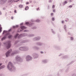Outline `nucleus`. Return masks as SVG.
<instances>
[{
  "label": "nucleus",
  "instance_id": "nucleus-15",
  "mask_svg": "<svg viewBox=\"0 0 76 76\" xmlns=\"http://www.w3.org/2000/svg\"><path fill=\"white\" fill-rule=\"evenodd\" d=\"M6 1L7 0H0V4L1 5L4 4Z\"/></svg>",
  "mask_w": 76,
  "mask_h": 76
},
{
  "label": "nucleus",
  "instance_id": "nucleus-8",
  "mask_svg": "<svg viewBox=\"0 0 76 76\" xmlns=\"http://www.w3.org/2000/svg\"><path fill=\"white\" fill-rule=\"evenodd\" d=\"M12 50L11 49L10 50H8V51L6 53L5 55L7 57H8L10 56V54L11 52H12Z\"/></svg>",
  "mask_w": 76,
  "mask_h": 76
},
{
  "label": "nucleus",
  "instance_id": "nucleus-56",
  "mask_svg": "<svg viewBox=\"0 0 76 76\" xmlns=\"http://www.w3.org/2000/svg\"><path fill=\"white\" fill-rule=\"evenodd\" d=\"M54 15V14L53 13H51V15Z\"/></svg>",
  "mask_w": 76,
  "mask_h": 76
},
{
  "label": "nucleus",
  "instance_id": "nucleus-64",
  "mask_svg": "<svg viewBox=\"0 0 76 76\" xmlns=\"http://www.w3.org/2000/svg\"><path fill=\"white\" fill-rule=\"evenodd\" d=\"M69 2H72V0H69Z\"/></svg>",
  "mask_w": 76,
  "mask_h": 76
},
{
  "label": "nucleus",
  "instance_id": "nucleus-27",
  "mask_svg": "<svg viewBox=\"0 0 76 76\" xmlns=\"http://www.w3.org/2000/svg\"><path fill=\"white\" fill-rule=\"evenodd\" d=\"M67 1H64V2H63L62 3V4L64 6L66 4H67Z\"/></svg>",
  "mask_w": 76,
  "mask_h": 76
},
{
  "label": "nucleus",
  "instance_id": "nucleus-12",
  "mask_svg": "<svg viewBox=\"0 0 76 76\" xmlns=\"http://www.w3.org/2000/svg\"><path fill=\"white\" fill-rule=\"evenodd\" d=\"M23 23H21L20 24V28L22 30H23V29H26V27H25L24 26H22V25H23Z\"/></svg>",
  "mask_w": 76,
  "mask_h": 76
},
{
  "label": "nucleus",
  "instance_id": "nucleus-51",
  "mask_svg": "<svg viewBox=\"0 0 76 76\" xmlns=\"http://www.w3.org/2000/svg\"><path fill=\"white\" fill-rule=\"evenodd\" d=\"M53 12H56V11L55 10V9H53Z\"/></svg>",
  "mask_w": 76,
  "mask_h": 76
},
{
  "label": "nucleus",
  "instance_id": "nucleus-4",
  "mask_svg": "<svg viewBox=\"0 0 76 76\" xmlns=\"http://www.w3.org/2000/svg\"><path fill=\"white\" fill-rule=\"evenodd\" d=\"M15 59L17 61H18L19 62H20V63H22V62L23 61V60H22V58H21L20 56H16Z\"/></svg>",
  "mask_w": 76,
  "mask_h": 76
},
{
  "label": "nucleus",
  "instance_id": "nucleus-29",
  "mask_svg": "<svg viewBox=\"0 0 76 76\" xmlns=\"http://www.w3.org/2000/svg\"><path fill=\"white\" fill-rule=\"evenodd\" d=\"M69 66H68L66 69V70L65 72H66V73H67V72H69Z\"/></svg>",
  "mask_w": 76,
  "mask_h": 76
},
{
  "label": "nucleus",
  "instance_id": "nucleus-35",
  "mask_svg": "<svg viewBox=\"0 0 76 76\" xmlns=\"http://www.w3.org/2000/svg\"><path fill=\"white\" fill-rule=\"evenodd\" d=\"M28 9H29V7H28V6H26L25 8V10H28Z\"/></svg>",
  "mask_w": 76,
  "mask_h": 76
},
{
  "label": "nucleus",
  "instance_id": "nucleus-45",
  "mask_svg": "<svg viewBox=\"0 0 76 76\" xmlns=\"http://www.w3.org/2000/svg\"><path fill=\"white\" fill-rule=\"evenodd\" d=\"M72 7H73L72 5H69V6L68 7H69V8H72Z\"/></svg>",
  "mask_w": 76,
  "mask_h": 76
},
{
  "label": "nucleus",
  "instance_id": "nucleus-23",
  "mask_svg": "<svg viewBox=\"0 0 76 76\" xmlns=\"http://www.w3.org/2000/svg\"><path fill=\"white\" fill-rule=\"evenodd\" d=\"M34 35H35V34H28V37H34Z\"/></svg>",
  "mask_w": 76,
  "mask_h": 76
},
{
  "label": "nucleus",
  "instance_id": "nucleus-14",
  "mask_svg": "<svg viewBox=\"0 0 76 76\" xmlns=\"http://www.w3.org/2000/svg\"><path fill=\"white\" fill-rule=\"evenodd\" d=\"M36 44L38 46H42L43 45V43L41 42H37L36 43Z\"/></svg>",
  "mask_w": 76,
  "mask_h": 76
},
{
  "label": "nucleus",
  "instance_id": "nucleus-36",
  "mask_svg": "<svg viewBox=\"0 0 76 76\" xmlns=\"http://www.w3.org/2000/svg\"><path fill=\"white\" fill-rule=\"evenodd\" d=\"M22 30L20 29L19 28L18 30V32H22Z\"/></svg>",
  "mask_w": 76,
  "mask_h": 76
},
{
  "label": "nucleus",
  "instance_id": "nucleus-40",
  "mask_svg": "<svg viewBox=\"0 0 76 76\" xmlns=\"http://www.w3.org/2000/svg\"><path fill=\"white\" fill-rule=\"evenodd\" d=\"M39 21H40V20H39V19L36 20V22L37 23L39 22Z\"/></svg>",
  "mask_w": 76,
  "mask_h": 76
},
{
  "label": "nucleus",
  "instance_id": "nucleus-47",
  "mask_svg": "<svg viewBox=\"0 0 76 76\" xmlns=\"http://www.w3.org/2000/svg\"><path fill=\"white\" fill-rule=\"evenodd\" d=\"M73 61H72V62H71L68 65H67V66H68V65H69V64H72V63H73Z\"/></svg>",
  "mask_w": 76,
  "mask_h": 76
},
{
  "label": "nucleus",
  "instance_id": "nucleus-48",
  "mask_svg": "<svg viewBox=\"0 0 76 76\" xmlns=\"http://www.w3.org/2000/svg\"><path fill=\"white\" fill-rule=\"evenodd\" d=\"M15 31H12V34H14V33H15Z\"/></svg>",
  "mask_w": 76,
  "mask_h": 76
},
{
  "label": "nucleus",
  "instance_id": "nucleus-13",
  "mask_svg": "<svg viewBox=\"0 0 76 76\" xmlns=\"http://www.w3.org/2000/svg\"><path fill=\"white\" fill-rule=\"evenodd\" d=\"M64 70V69H61L58 72L57 74V75L58 76H60V75L63 72Z\"/></svg>",
  "mask_w": 76,
  "mask_h": 76
},
{
  "label": "nucleus",
  "instance_id": "nucleus-52",
  "mask_svg": "<svg viewBox=\"0 0 76 76\" xmlns=\"http://www.w3.org/2000/svg\"><path fill=\"white\" fill-rule=\"evenodd\" d=\"M68 35H71V34L70 33V32H68Z\"/></svg>",
  "mask_w": 76,
  "mask_h": 76
},
{
  "label": "nucleus",
  "instance_id": "nucleus-17",
  "mask_svg": "<svg viewBox=\"0 0 76 76\" xmlns=\"http://www.w3.org/2000/svg\"><path fill=\"white\" fill-rule=\"evenodd\" d=\"M33 49H35L36 50H40V48L39 47H38L37 46H34L32 47Z\"/></svg>",
  "mask_w": 76,
  "mask_h": 76
},
{
  "label": "nucleus",
  "instance_id": "nucleus-55",
  "mask_svg": "<svg viewBox=\"0 0 76 76\" xmlns=\"http://www.w3.org/2000/svg\"><path fill=\"white\" fill-rule=\"evenodd\" d=\"M61 23H64V21L63 20L62 21Z\"/></svg>",
  "mask_w": 76,
  "mask_h": 76
},
{
  "label": "nucleus",
  "instance_id": "nucleus-30",
  "mask_svg": "<svg viewBox=\"0 0 76 76\" xmlns=\"http://www.w3.org/2000/svg\"><path fill=\"white\" fill-rule=\"evenodd\" d=\"M4 67H5V66L4 65L2 66H1L0 67V70H1V69H4Z\"/></svg>",
  "mask_w": 76,
  "mask_h": 76
},
{
  "label": "nucleus",
  "instance_id": "nucleus-34",
  "mask_svg": "<svg viewBox=\"0 0 76 76\" xmlns=\"http://www.w3.org/2000/svg\"><path fill=\"white\" fill-rule=\"evenodd\" d=\"M7 31H6V30H4L3 31V32L2 34V35H4V34H5V33H6V32H7Z\"/></svg>",
  "mask_w": 76,
  "mask_h": 76
},
{
  "label": "nucleus",
  "instance_id": "nucleus-54",
  "mask_svg": "<svg viewBox=\"0 0 76 76\" xmlns=\"http://www.w3.org/2000/svg\"><path fill=\"white\" fill-rule=\"evenodd\" d=\"M24 32H27V30H25L24 31Z\"/></svg>",
  "mask_w": 76,
  "mask_h": 76
},
{
  "label": "nucleus",
  "instance_id": "nucleus-39",
  "mask_svg": "<svg viewBox=\"0 0 76 76\" xmlns=\"http://www.w3.org/2000/svg\"><path fill=\"white\" fill-rule=\"evenodd\" d=\"M8 32H11V31H12V28H10V29H9L8 30Z\"/></svg>",
  "mask_w": 76,
  "mask_h": 76
},
{
  "label": "nucleus",
  "instance_id": "nucleus-22",
  "mask_svg": "<svg viewBox=\"0 0 76 76\" xmlns=\"http://www.w3.org/2000/svg\"><path fill=\"white\" fill-rule=\"evenodd\" d=\"M10 2H12V3H13V2H16V0H9L8 1V3H10Z\"/></svg>",
  "mask_w": 76,
  "mask_h": 76
},
{
  "label": "nucleus",
  "instance_id": "nucleus-38",
  "mask_svg": "<svg viewBox=\"0 0 76 76\" xmlns=\"http://www.w3.org/2000/svg\"><path fill=\"white\" fill-rule=\"evenodd\" d=\"M63 55H64L63 54H60L58 55V56L60 57V56H63Z\"/></svg>",
  "mask_w": 76,
  "mask_h": 76
},
{
  "label": "nucleus",
  "instance_id": "nucleus-59",
  "mask_svg": "<svg viewBox=\"0 0 76 76\" xmlns=\"http://www.w3.org/2000/svg\"><path fill=\"white\" fill-rule=\"evenodd\" d=\"M3 10H6V8H3Z\"/></svg>",
  "mask_w": 76,
  "mask_h": 76
},
{
  "label": "nucleus",
  "instance_id": "nucleus-24",
  "mask_svg": "<svg viewBox=\"0 0 76 76\" xmlns=\"http://www.w3.org/2000/svg\"><path fill=\"white\" fill-rule=\"evenodd\" d=\"M19 35L18 33H17L14 36V38L15 39H16L18 38V36Z\"/></svg>",
  "mask_w": 76,
  "mask_h": 76
},
{
  "label": "nucleus",
  "instance_id": "nucleus-26",
  "mask_svg": "<svg viewBox=\"0 0 76 76\" xmlns=\"http://www.w3.org/2000/svg\"><path fill=\"white\" fill-rule=\"evenodd\" d=\"M19 27V25H16L15 26H12V28H13V29H15V28H18Z\"/></svg>",
  "mask_w": 76,
  "mask_h": 76
},
{
  "label": "nucleus",
  "instance_id": "nucleus-21",
  "mask_svg": "<svg viewBox=\"0 0 76 76\" xmlns=\"http://www.w3.org/2000/svg\"><path fill=\"white\" fill-rule=\"evenodd\" d=\"M18 52L17 51H15L14 52L11 53V56H13L15 54H16L18 53Z\"/></svg>",
  "mask_w": 76,
  "mask_h": 76
},
{
  "label": "nucleus",
  "instance_id": "nucleus-31",
  "mask_svg": "<svg viewBox=\"0 0 76 76\" xmlns=\"http://www.w3.org/2000/svg\"><path fill=\"white\" fill-rule=\"evenodd\" d=\"M31 28L33 30L36 29H37V27H36V26H34L33 27H31Z\"/></svg>",
  "mask_w": 76,
  "mask_h": 76
},
{
  "label": "nucleus",
  "instance_id": "nucleus-50",
  "mask_svg": "<svg viewBox=\"0 0 76 76\" xmlns=\"http://www.w3.org/2000/svg\"><path fill=\"white\" fill-rule=\"evenodd\" d=\"M39 7H38L37 8V10H39Z\"/></svg>",
  "mask_w": 76,
  "mask_h": 76
},
{
  "label": "nucleus",
  "instance_id": "nucleus-16",
  "mask_svg": "<svg viewBox=\"0 0 76 76\" xmlns=\"http://www.w3.org/2000/svg\"><path fill=\"white\" fill-rule=\"evenodd\" d=\"M54 48L56 50H60L61 49L60 47L57 45L54 46Z\"/></svg>",
  "mask_w": 76,
  "mask_h": 76
},
{
  "label": "nucleus",
  "instance_id": "nucleus-19",
  "mask_svg": "<svg viewBox=\"0 0 76 76\" xmlns=\"http://www.w3.org/2000/svg\"><path fill=\"white\" fill-rule=\"evenodd\" d=\"M42 62L45 64H46V63H47L48 62V60L47 59H44L42 61Z\"/></svg>",
  "mask_w": 76,
  "mask_h": 76
},
{
  "label": "nucleus",
  "instance_id": "nucleus-10",
  "mask_svg": "<svg viewBox=\"0 0 76 76\" xmlns=\"http://www.w3.org/2000/svg\"><path fill=\"white\" fill-rule=\"evenodd\" d=\"M25 24L26 25H28L29 26V27H31L34 24L33 23H29L28 22H26L25 23Z\"/></svg>",
  "mask_w": 76,
  "mask_h": 76
},
{
  "label": "nucleus",
  "instance_id": "nucleus-62",
  "mask_svg": "<svg viewBox=\"0 0 76 76\" xmlns=\"http://www.w3.org/2000/svg\"><path fill=\"white\" fill-rule=\"evenodd\" d=\"M2 65V63H0V67Z\"/></svg>",
  "mask_w": 76,
  "mask_h": 76
},
{
  "label": "nucleus",
  "instance_id": "nucleus-1",
  "mask_svg": "<svg viewBox=\"0 0 76 76\" xmlns=\"http://www.w3.org/2000/svg\"><path fill=\"white\" fill-rule=\"evenodd\" d=\"M7 68L10 72H15L16 71V67L14 66L13 64L11 61L9 62L7 66Z\"/></svg>",
  "mask_w": 76,
  "mask_h": 76
},
{
  "label": "nucleus",
  "instance_id": "nucleus-61",
  "mask_svg": "<svg viewBox=\"0 0 76 76\" xmlns=\"http://www.w3.org/2000/svg\"><path fill=\"white\" fill-rule=\"evenodd\" d=\"M0 15H1V12L0 11Z\"/></svg>",
  "mask_w": 76,
  "mask_h": 76
},
{
  "label": "nucleus",
  "instance_id": "nucleus-25",
  "mask_svg": "<svg viewBox=\"0 0 76 76\" xmlns=\"http://www.w3.org/2000/svg\"><path fill=\"white\" fill-rule=\"evenodd\" d=\"M64 31L66 32H67V30L66 29V25H64Z\"/></svg>",
  "mask_w": 76,
  "mask_h": 76
},
{
  "label": "nucleus",
  "instance_id": "nucleus-44",
  "mask_svg": "<svg viewBox=\"0 0 76 76\" xmlns=\"http://www.w3.org/2000/svg\"><path fill=\"white\" fill-rule=\"evenodd\" d=\"M70 39H71V41H73L74 39L73 37H71Z\"/></svg>",
  "mask_w": 76,
  "mask_h": 76
},
{
  "label": "nucleus",
  "instance_id": "nucleus-63",
  "mask_svg": "<svg viewBox=\"0 0 76 76\" xmlns=\"http://www.w3.org/2000/svg\"><path fill=\"white\" fill-rule=\"evenodd\" d=\"M11 19H13V17H11Z\"/></svg>",
  "mask_w": 76,
  "mask_h": 76
},
{
  "label": "nucleus",
  "instance_id": "nucleus-58",
  "mask_svg": "<svg viewBox=\"0 0 76 76\" xmlns=\"http://www.w3.org/2000/svg\"><path fill=\"white\" fill-rule=\"evenodd\" d=\"M51 0H50L49 1V3H51Z\"/></svg>",
  "mask_w": 76,
  "mask_h": 76
},
{
  "label": "nucleus",
  "instance_id": "nucleus-9",
  "mask_svg": "<svg viewBox=\"0 0 76 76\" xmlns=\"http://www.w3.org/2000/svg\"><path fill=\"white\" fill-rule=\"evenodd\" d=\"M33 41H39L41 39V37L38 36L36 37H34L33 39Z\"/></svg>",
  "mask_w": 76,
  "mask_h": 76
},
{
  "label": "nucleus",
  "instance_id": "nucleus-37",
  "mask_svg": "<svg viewBox=\"0 0 76 76\" xmlns=\"http://www.w3.org/2000/svg\"><path fill=\"white\" fill-rule=\"evenodd\" d=\"M19 7L20 8H22L23 7V5H19Z\"/></svg>",
  "mask_w": 76,
  "mask_h": 76
},
{
  "label": "nucleus",
  "instance_id": "nucleus-33",
  "mask_svg": "<svg viewBox=\"0 0 76 76\" xmlns=\"http://www.w3.org/2000/svg\"><path fill=\"white\" fill-rule=\"evenodd\" d=\"M2 27H1V26L0 24V33L2 31Z\"/></svg>",
  "mask_w": 76,
  "mask_h": 76
},
{
  "label": "nucleus",
  "instance_id": "nucleus-18",
  "mask_svg": "<svg viewBox=\"0 0 76 76\" xmlns=\"http://www.w3.org/2000/svg\"><path fill=\"white\" fill-rule=\"evenodd\" d=\"M29 42V40H23L20 42V43L21 44L23 43H26V42Z\"/></svg>",
  "mask_w": 76,
  "mask_h": 76
},
{
  "label": "nucleus",
  "instance_id": "nucleus-57",
  "mask_svg": "<svg viewBox=\"0 0 76 76\" xmlns=\"http://www.w3.org/2000/svg\"><path fill=\"white\" fill-rule=\"evenodd\" d=\"M26 4H29V2H27L26 3Z\"/></svg>",
  "mask_w": 76,
  "mask_h": 76
},
{
  "label": "nucleus",
  "instance_id": "nucleus-20",
  "mask_svg": "<svg viewBox=\"0 0 76 76\" xmlns=\"http://www.w3.org/2000/svg\"><path fill=\"white\" fill-rule=\"evenodd\" d=\"M68 57V56L67 55H65L64 56H62V57H61V58L62 59H66V58H67Z\"/></svg>",
  "mask_w": 76,
  "mask_h": 76
},
{
  "label": "nucleus",
  "instance_id": "nucleus-49",
  "mask_svg": "<svg viewBox=\"0 0 76 76\" xmlns=\"http://www.w3.org/2000/svg\"><path fill=\"white\" fill-rule=\"evenodd\" d=\"M40 53L41 54H44V52L42 51H41L40 52Z\"/></svg>",
  "mask_w": 76,
  "mask_h": 76
},
{
  "label": "nucleus",
  "instance_id": "nucleus-7",
  "mask_svg": "<svg viewBox=\"0 0 76 76\" xmlns=\"http://www.w3.org/2000/svg\"><path fill=\"white\" fill-rule=\"evenodd\" d=\"M28 35V34L26 33L21 34L20 35H18V39H20L21 37H26Z\"/></svg>",
  "mask_w": 76,
  "mask_h": 76
},
{
  "label": "nucleus",
  "instance_id": "nucleus-46",
  "mask_svg": "<svg viewBox=\"0 0 76 76\" xmlns=\"http://www.w3.org/2000/svg\"><path fill=\"white\" fill-rule=\"evenodd\" d=\"M55 7V5H53L52 6V8L53 9H54Z\"/></svg>",
  "mask_w": 76,
  "mask_h": 76
},
{
  "label": "nucleus",
  "instance_id": "nucleus-11",
  "mask_svg": "<svg viewBox=\"0 0 76 76\" xmlns=\"http://www.w3.org/2000/svg\"><path fill=\"white\" fill-rule=\"evenodd\" d=\"M33 58L34 59L37 58L38 57L39 55L38 53H35L33 54Z\"/></svg>",
  "mask_w": 76,
  "mask_h": 76
},
{
  "label": "nucleus",
  "instance_id": "nucleus-43",
  "mask_svg": "<svg viewBox=\"0 0 76 76\" xmlns=\"http://www.w3.org/2000/svg\"><path fill=\"white\" fill-rule=\"evenodd\" d=\"M52 21H54V20H55V18H54L53 17L52 18Z\"/></svg>",
  "mask_w": 76,
  "mask_h": 76
},
{
  "label": "nucleus",
  "instance_id": "nucleus-42",
  "mask_svg": "<svg viewBox=\"0 0 76 76\" xmlns=\"http://www.w3.org/2000/svg\"><path fill=\"white\" fill-rule=\"evenodd\" d=\"M18 41H16L15 42V43L14 44V45H16V44H17L18 42Z\"/></svg>",
  "mask_w": 76,
  "mask_h": 76
},
{
  "label": "nucleus",
  "instance_id": "nucleus-3",
  "mask_svg": "<svg viewBox=\"0 0 76 76\" xmlns=\"http://www.w3.org/2000/svg\"><path fill=\"white\" fill-rule=\"evenodd\" d=\"M20 51H26L29 50V48L27 47H20L19 48Z\"/></svg>",
  "mask_w": 76,
  "mask_h": 76
},
{
  "label": "nucleus",
  "instance_id": "nucleus-5",
  "mask_svg": "<svg viewBox=\"0 0 76 76\" xmlns=\"http://www.w3.org/2000/svg\"><path fill=\"white\" fill-rule=\"evenodd\" d=\"M10 35V33H7L1 39V41H4V40H5L6 38H7V36H9Z\"/></svg>",
  "mask_w": 76,
  "mask_h": 76
},
{
  "label": "nucleus",
  "instance_id": "nucleus-2",
  "mask_svg": "<svg viewBox=\"0 0 76 76\" xmlns=\"http://www.w3.org/2000/svg\"><path fill=\"white\" fill-rule=\"evenodd\" d=\"M10 41H8L6 42L3 43V44L5 45L7 49H9L11 47V43H10Z\"/></svg>",
  "mask_w": 76,
  "mask_h": 76
},
{
  "label": "nucleus",
  "instance_id": "nucleus-32",
  "mask_svg": "<svg viewBox=\"0 0 76 76\" xmlns=\"http://www.w3.org/2000/svg\"><path fill=\"white\" fill-rule=\"evenodd\" d=\"M12 37V34H10L8 36V38L9 39H10Z\"/></svg>",
  "mask_w": 76,
  "mask_h": 76
},
{
  "label": "nucleus",
  "instance_id": "nucleus-28",
  "mask_svg": "<svg viewBox=\"0 0 76 76\" xmlns=\"http://www.w3.org/2000/svg\"><path fill=\"white\" fill-rule=\"evenodd\" d=\"M51 31L53 34H56V32L54 31V30H53V29H51Z\"/></svg>",
  "mask_w": 76,
  "mask_h": 76
},
{
  "label": "nucleus",
  "instance_id": "nucleus-60",
  "mask_svg": "<svg viewBox=\"0 0 76 76\" xmlns=\"http://www.w3.org/2000/svg\"><path fill=\"white\" fill-rule=\"evenodd\" d=\"M48 9H50V6H48Z\"/></svg>",
  "mask_w": 76,
  "mask_h": 76
},
{
  "label": "nucleus",
  "instance_id": "nucleus-41",
  "mask_svg": "<svg viewBox=\"0 0 76 76\" xmlns=\"http://www.w3.org/2000/svg\"><path fill=\"white\" fill-rule=\"evenodd\" d=\"M72 75L73 76H76V74L73 73Z\"/></svg>",
  "mask_w": 76,
  "mask_h": 76
},
{
  "label": "nucleus",
  "instance_id": "nucleus-53",
  "mask_svg": "<svg viewBox=\"0 0 76 76\" xmlns=\"http://www.w3.org/2000/svg\"><path fill=\"white\" fill-rule=\"evenodd\" d=\"M14 13H17V12H16V10H15Z\"/></svg>",
  "mask_w": 76,
  "mask_h": 76
},
{
  "label": "nucleus",
  "instance_id": "nucleus-6",
  "mask_svg": "<svg viewBox=\"0 0 76 76\" xmlns=\"http://www.w3.org/2000/svg\"><path fill=\"white\" fill-rule=\"evenodd\" d=\"M26 61H30L32 60V57L29 55H27L26 57Z\"/></svg>",
  "mask_w": 76,
  "mask_h": 76
}]
</instances>
